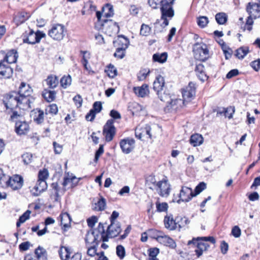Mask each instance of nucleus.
I'll return each instance as SVG.
<instances>
[{
	"label": "nucleus",
	"mask_w": 260,
	"mask_h": 260,
	"mask_svg": "<svg viewBox=\"0 0 260 260\" xmlns=\"http://www.w3.org/2000/svg\"><path fill=\"white\" fill-rule=\"evenodd\" d=\"M32 92V89L29 84L25 82H22L19 87L17 92L19 96H17V109L22 110L23 114L30 108V98L29 95Z\"/></svg>",
	"instance_id": "nucleus-1"
},
{
	"label": "nucleus",
	"mask_w": 260,
	"mask_h": 260,
	"mask_svg": "<svg viewBox=\"0 0 260 260\" xmlns=\"http://www.w3.org/2000/svg\"><path fill=\"white\" fill-rule=\"evenodd\" d=\"M67 32V28L61 24H55L52 26L48 31V35L53 40L57 41L62 40Z\"/></svg>",
	"instance_id": "nucleus-2"
},
{
	"label": "nucleus",
	"mask_w": 260,
	"mask_h": 260,
	"mask_svg": "<svg viewBox=\"0 0 260 260\" xmlns=\"http://www.w3.org/2000/svg\"><path fill=\"white\" fill-rule=\"evenodd\" d=\"M3 102L6 109H10L13 113L10 118L12 121H14L16 116V111H15L16 107V92L11 91L7 94L4 98Z\"/></svg>",
	"instance_id": "nucleus-3"
},
{
	"label": "nucleus",
	"mask_w": 260,
	"mask_h": 260,
	"mask_svg": "<svg viewBox=\"0 0 260 260\" xmlns=\"http://www.w3.org/2000/svg\"><path fill=\"white\" fill-rule=\"evenodd\" d=\"M104 22L100 24V29L109 36L116 35L119 31V27L117 23L111 19L104 20Z\"/></svg>",
	"instance_id": "nucleus-4"
},
{
	"label": "nucleus",
	"mask_w": 260,
	"mask_h": 260,
	"mask_svg": "<svg viewBox=\"0 0 260 260\" xmlns=\"http://www.w3.org/2000/svg\"><path fill=\"white\" fill-rule=\"evenodd\" d=\"M195 58L197 59L205 61L209 55L207 46L204 43H196L193 49Z\"/></svg>",
	"instance_id": "nucleus-5"
},
{
	"label": "nucleus",
	"mask_w": 260,
	"mask_h": 260,
	"mask_svg": "<svg viewBox=\"0 0 260 260\" xmlns=\"http://www.w3.org/2000/svg\"><path fill=\"white\" fill-rule=\"evenodd\" d=\"M46 35L42 31L38 30L35 32L30 30L27 35L23 36V41L30 44H35L39 43L42 38L45 37Z\"/></svg>",
	"instance_id": "nucleus-6"
},
{
	"label": "nucleus",
	"mask_w": 260,
	"mask_h": 260,
	"mask_svg": "<svg viewBox=\"0 0 260 260\" xmlns=\"http://www.w3.org/2000/svg\"><path fill=\"white\" fill-rule=\"evenodd\" d=\"M161 20L164 21V25H168L169 19L174 16V11L173 6L170 4H162L160 7Z\"/></svg>",
	"instance_id": "nucleus-7"
},
{
	"label": "nucleus",
	"mask_w": 260,
	"mask_h": 260,
	"mask_svg": "<svg viewBox=\"0 0 260 260\" xmlns=\"http://www.w3.org/2000/svg\"><path fill=\"white\" fill-rule=\"evenodd\" d=\"M196 89L195 84L192 82H189L188 86L182 89L183 104H185V102H189L194 98Z\"/></svg>",
	"instance_id": "nucleus-8"
},
{
	"label": "nucleus",
	"mask_w": 260,
	"mask_h": 260,
	"mask_svg": "<svg viewBox=\"0 0 260 260\" xmlns=\"http://www.w3.org/2000/svg\"><path fill=\"white\" fill-rule=\"evenodd\" d=\"M114 120H108L103 128V134L105 137L106 141L110 142L113 139L116 133V128L114 126Z\"/></svg>",
	"instance_id": "nucleus-9"
},
{
	"label": "nucleus",
	"mask_w": 260,
	"mask_h": 260,
	"mask_svg": "<svg viewBox=\"0 0 260 260\" xmlns=\"http://www.w3.org/2000/svg\"><path fill=\"white\" fill-rule=\"evenodd\" d=\"M156 190L162 197H168L170 192V185L167 180L160 181L156 183Z\"/></svg>",
	"instance_id": "nucleus-10"
},
{
	"label": "nucleus",
	"mask_w": 260,
	"mask_h": 260,
	"mask_svg": "<svg viewBox=\"0 0 260 260\" xmlns=\"http://www.w3.org/2000/svg\"><path fill=\"white\" fill-rule=\"evenodd\" d=\"M193 197H194V193L192 192V190L191 188L183 186L179 194V199L176 200V202L178 203H179L180 201L187 202Z\"/></svg>",
	"instance_id": "nucleus-11"
},
{
	"label": "nucleus",
	"mask_w": 260,
	"mask_h": 260,
	"mask_svg": "<svg viewBox=\"0 0 260 260\" xmlns=\"http://www.w3.org/2000/svg\"><path fill=\"white\" fill-rule=\"evenodd\" d=\"M16 180L12 177L7 176L4 174L3 170L0 169V185L2 187H11L14 190L16 189V186L15 185Z\"/></svg>",
	"instance_id": "nucleus-12"
},
{
	"label": "nucleus",
	"mask_w": 260,
	"mask_h": 260,
	"mask_svg": "<svg viewBox=\"0 0 260 260\" xmlns=\"http://www.w3.org/2000/svg\"><path fill=\"white\" fill-rule=\"evenodd\" d=\"M135 141L132 138H126L120 141V146L122 152L125 154L129 153L134 149Z\"/></svg>",
	"instance_id": "nucleus-13"
},
{
	"label": "nucleus",
	"mask_w": 260,
	"mask_h": 260,
	"mask_svg": "<svg viewBox=\"0 0 260 260\" xmlns=\"http://www.w3.org/2000/svg\"><path fill=\"white\" fill-rule=\"evenodd\" d=\"M20 114L17 113V117L22 116L25 114H22V111L20 110ZM17 113H18L17 112ZM29 130V126L28 124L24 120L21 121L20 119H17V134L18 135H25Z\"/></svg>",
	"instance_id": "nucleus-14"
},
{
	"label": "nucleus",
	"mask_w": 260,
	"mask_h": 260,
	"mask_svg": "<svg viewBox=\"0 0 260 260\" xmlns=\"http://www.w3.org/2000/svg\"><path fill=\"white\" fill-rule=\"evenodd\" d=\"M121 231V226L118 222H112L107 229L108 238H114L116 237Z\"/></svg>",
	"instance_id": "nucleus-15"
},
{
	"label": "nucleus",
	"mask_w": 260,
	"mask_h": 260,
	"mask_svg": "<svg viewBox=\"0 0 260 260\" xmlns=\"http://www.w3.org/2000/svg\"><path fill=\"white\" fill-rule=\"evenodd\" d=\"M12 74V69L5 63V60H0V78H9Z\"/></svg>",
	"instance_id": "nucleus-16"
},
{
	"label": "nucleus",
	"mask_w": 260,
	"mask_h": 260,
	"mask_svg": "<svg viewBox=\"0 0 260 260\" xmlns=\"http://www.w3.org/2000/svg\"><path fill=\"white\" fill-rule=\"evenodd\" d=\"M151 127L149 125L146 124L145 126L139 125L135 129L136 137L139 139H141L145 135H148L149 138H151V134L150 133Z\"/></svg>",
	"instance_id": "nucleus-17"
},
{
	"label": "nucleus",
	"mask_w": 260,
	"mask_h": 260,
	"mask_svg": "<svg viewBox=\"0 0 260 260\" xmlns=\"http://www.w3.org/2000/svg\"><path fill=\"white\" fill-rule=\"evenodd\" d=\"M247 11L250 17L254 19L260 17V5L257 3H249L247 6Z\"/></svg>",
	"instance_id": "nucleus-18"
},
{
	"label": "nucleus",
	"mask_w": 260,
	"mask_h": 260,
	"mask_svg": "<svg viewBox=\"0 0 260 260\" xmlns=\"http://www.w3.org/2000/svg\"><path fill=\"white\" fill-rule=\"evenodd\" d=\"M47 184L46 181H37L36 185L31 190L32 194L34 196H39L42 192L46 190Z\"/></svg>",
	"instance_id": "nucleus-19"
},
{
	"label": "nucleus",
	"mask_w": 260,
	"mask_h": 260,
	"mask_svg": "<svg viewBox=\"0 0 260 260\" xmlns=\"http://www.w3.org/2000/svg\"><path fill=\"white\" fill-rule=\"evenodd\" d=\"M30 116L38 124L42 123L44 121V113L43 111L36 109L31 111Z\"/></svg>",
	"instance_id": "nucleus-20"
},
{
	"label": "nucleus",
	"mask_w": 260,
	"mask_h": 260,
	"mask_svg": "<svg viewBox=\"0 0 260 260\" xmlns=\"http://www.w3.org/2000/svg\"><path fill=\"white\" fill-rule=\"evenodd\" d=\"M133 90L139 97L144 98L149 94V90L147 84H144L141 86L134 87Z\"/></svg>",
	"instance_id": "nucleus-21"
},
{
	"label": "nucleus",
	"mask_w": 260,
	"mask_h": 260,
	"mask_svg": "<svg viewBox=\"0 0 260 260\" xmlns=\"http://www.w3.org/2000/svg\"><path fill=\"white\" fill-rule=\"evenodd\" d=\"M85 241L88 244L97 245L100 240L99 235L96 231H92L88 232L86 235Z\"/></svg>",
	"instance_id": "nucleus-22"
},
{
	"label": "nucleus",
	"mask_w": 260,
	"mask_h": 260,
	"mask_svg": "<svg viewBox=\"0 0 260 260\" xmlns=\"http://www.w3.org/2000/svg\"><path fill=\"white\" fill-rule=\"evenodd\" d=\"M158 242L164 245L172 248H175L176 247V243L174 240L169 236L164 235L163 233L161 236H159L158 238Z\"/></svg>",
	"instance_id": "nucleus-23"
},
{
	"label": "nucleus",
	"mask_w": 260,
	"mask_h": 260,
	"mask_svg": "<svg viewBox=\"0 0 260 260\" xmlns=\"http://www.w3.org/2000/svg\"><path fill=\"white\" fill-rule=\"evenodd\" d=\"M165 80L161 76H158L153 82V89L157 93L163 90Z\"/></svg>",
	"instance_id": "nucleus-24"
},
{
	"label": "nucleus",
	"mask_w": 260,
	"mask_h": 260,
	"mask_svg": "<svg viewBox=\"0 0 260 260\" xmlns=\"http://www.w3.org/2000/svg\"><path fill=\"white\" fill-rule=\"evenodd\" d=\"M115 46L117 47V48H121V49L125 50L129 43L128 40L123 36L119 37L116 41L113 42Z\"/></svg>",
	"instance_id": "nucleus-25"
},
{
	"label": "nucleus",
	"mask_w": 260,
	"mask_h": 260,
	"mask_svg": "<svg viewBox=\"0 0 260 260\" xmlns=\"http://www.w3.org/2000/svg\"><path fill=\"white\" fill-rule=\"evenodd\" d=\"M167 104L168 105L166 108V110H176L179 108V106H181V104H183V101L181 99H176L173 100L171 99L170 102L167 103Z\"/></svg>",
	"instance_id": "nucleus-26"
},
{
	"label": "nucleus",
	"mask_w": 260,
	"mask_h": 260,
	"mask_svg": "<svg viewBox=\"0 0 260 260\" xmlns=\"http://www.w3.org/2000/svg\"><path fill=\"white\" fill-rule=\"evenodd\" d=\"M164 224L165 228L170 230H174L176 228V223L171 215L165 217Z\"/></svg>",
	"instance_id": "nucleus-27"
},
{
	"label": "nucleus",
	"mask_w": 260,
	"mask_h": 260,
	"mask_svg": "<svg viewBox=\"0 0 260 260\" xmlns=\"http://www.w3.org/2000/svg\"><path fill=\"white\" fill-rule=\"evenodd\" d=\"M204 66L202 63L197 64L195 71L199 78L202 81L207 79V75L204 72Z\"/></svg>",
	"instance_id": "nucleus-28"
},
{
	"label": "nucleus",
	"mask_w": 260,
	"mask_h": 260,
	"mask_svg": "<svg viewBox=\"0 0 260 260\" xmlns=\"http://www.w3.org/2000/svg\"><path fill=\"white\" fill-rule=\"evenodd\" d=\"M72 252L73 251L71 248L66 246H61L59 251V255L62 260L69 259Z\"/></svg>",
	"instance_id": "nucleus-29"
},
{
	"label": "nucleus",
	"mask_w": 260,
	"mask_h": 260,
	"mask_svg": "<svg viewBox=\"0 0 260 260\" xmlns=\"http://www.w3.org/2000/svg\"><path fill=\"white\" fill-rule=\"evenodd\" d=\"M45 81L48 87L51 89L56 88L58 84V79L55 75L48 76Z\"/></svg>",
	"instance_id": "nucleus-30"
},
{
	"label": "nucleus",
	"mask_w": 260,
	"mask_h": 260,
	"mask_svg": "<svg viewBox=\"0 0 260 260\" xmlns=\"http://www.w3.org/2000/svg\"><path fill=\"white\" fill-rule=\"evenodd\" d=\"M56 93L54 90L47 89H44L42 92L43 96L48 102H51L54 101L56 97Z\"/></svg>",
	"instance_id": "nucleus-31"
},
{
	"label": "nucleus",
	"mask_w": 260,
	"mask_h": 260,
	"mask_svg": "<svg viewBox=\"0 0 260 260\" xmlns=\"http://www.w3.org/2000/svg\"><path fill=\"white\" fill-rule=\"evenodd\" d=\"M35 255L38 260H47V254L46 250L43 247L39 246L35 250Z\"/></svg>",
	"instance_id": "nucleus-32"
},
{
	"label": "nucleus",
	"mask_w": 260,
	"mask_h": 260,
	"mask_svg": "<svg viewBox=\"0 0 260 260\" xmlns=\"http://www.w3.org/2000/svg\"><path fill=\"white\" fill-rule=\"evenodd\" d=\"M93 231H96V233L99 235L100 240H102L103 241H108L107 234H105L104 226L102 223H100L97 229L94 230Z\"/></svg>",
	"instance_id": "nucleus-33"
},
{
	"label": "nucleus",
	"mask_w": 260,
	"mask_h": 260,
	"mask_svg": "<svg viewBox=\"0 0 260 260\" xmlns=\"http://www.w3.org/2000/svg\"><path fill=\"white\" fill-rule=\"evenodd\" d=\"M203 142V138L201 135L194 134L192 135L190 139V143L193 146H197L202 144Z\"/></svg>",
	"instance_id": "nucleus-34"
},
{
	"label": "nucleus",
	"mask_w": 260,
	"mask_h": 260,
	"mask_svg": "<svg viewBox=\"0 0 260 260\" xmlns=\"http://www.w3.org/2000/svg\"><path fill=\"white\" fill-rule=\"evenodd\" d=\"M60 222L61 224L63 225L64 227H69L71 221V217L70 215L67 213H63L60 215Z\"/></svg>",
	"instance_id": "nucleus-35"
},
{
	"label": "nucleus",
	"mask_w": 260,
	"mask_h": 260,
	"mask_svg": "<svg viewBox=\"0 0 260 260\" xmlns=\"http://www.w3.org/2000/svg\"><path fill=\"white\" fill-rule=\"evenodd\" d=\"M102 13L104 17L109 18L113 16L114 15L113 7L110 5L107 4L105 7L103 8Z\"/></svg>",
	"instance_id": "nucleus-36"
},
{
	"label": "nucleus",
	"mask_w": 260,
	"mask_h": 260,
	"mask_svg": "<svg viewBox=\"0 0 260 260\" xmlns=\"http://www.w3.org/2000/svg\"><path fill=\"white\" fill-rule=\"evenodd\" d=\"M51 187L55 191V193L56 197V201L57 200V198L60 196L64 194L66 191V188H64L63 186L61 188L59 187L57 183H53L51 184Z\"/></svg>",
	"instance_id": "nucleus-37"
},
{
	"label": "nucleus",
	"mask_w": 260,
	"mask_h": 260,
	"mask_svg": "<svg viewBox=\"0 0 260 260\" xmlns=\"http://www.w3.org/2000/svg\"><path fill=\"white\" fill-rule=\"evenodd\" d=\"M249 51V48L247 47H241L236 50L235 55L239 59H243Z\"/></svg>",
	"instance_id": "nucleus-38"
},
{
	"label": "nucleus",
	"mask_w": 260,
	"mask_h": 260,
	"mask_svg": "<svg viewBox=\"0 0 260 260\" xmlns=\"http://www.w3.org/2000/svg\"><path fill=\"white\" fill-rule=\"evenodd\" d=\"M218 113L220 114L224 113L225 117H228L229 119L233 117V115L235 113V107L230 106L227 108H222V110L219 111Z\"/></svg>",
	"instance_id": "nucleus-39"
},
{
	"label": "nucleus",
	"mask_w": 260,
	"mask_h": 260,
	"mask_svg": "<svg viewBox=\"0 0 260 260\" xmlns=\"http://www.w3.org/2000/svg\"><path fill=\"white\" fill-rule=\"evenodd\" d=\"M167 57V53L166 52L161 54L156 53L153 55V60L159 63H164L166 61Z\"/></svg>",
	"instance_id": "nucleus-40"
},
{
	"label": "nucleus",
	"mask_w": 260,
	"mask_h": 260,
	"mask_svg": "<svg viewBox=\"0 0 260 260\" xmlns=\"http://www.w3.org/2000/svg\"><path fill=\"white\" fill-rule=\"evenodd\" d=\"M3 60H5V63L7 64L15 63L16 62V51L15 53L9 52L5 56Z\"/></svg>",
	"instance_id": "nucleus-41"
},
{
	"label": "nucleus",
	"mask_w": 260,
	"mask_h": 260,
	"mask_svg": "<svg viewBox=\"0 0 260 260\" xmlns=\"http://www.w3.org/2000/svg\"><path fill=\"white\" fill-rule=\"evenodd\" d=\"M60 85L64 88H67L71 84L72 79L70 75L64 76L60 79Z\"/></svg>",
	"instance_id": "nucleus-42"
},
{
	"label": "nucleus",
	"mask_w": 260,
	"mask_h": 260,
	"mask_svg": "<svg viewBox=\"0 0 260 260\" xmlns=\"http://www.w3.org/2000/svg\"><path fill=\"white\" fill-rule=\"evenodd\" d=\"M72 179L71 178V174L69 173L66 174L63 178V181L62 183V185L63 186L64 188H66V190L70 188H72V187L70 186V184L72 183L71 180Z\"/></svg>",
	"instance_id": "nucleus-43"
},
{
	"label": "nucleus",
	"mask_w": 260,
	"mask_h": 260,
	"mask_svg": "<svg viewBox=\"0 0 260 260\" xmlns=\"http://www.w3.org/2000/svg\"><path fill=\"white\" fill-rule=\"evenodd\" d=\"M215 19L218 24H223L226 22L228 18L224 13H219L216 15Z\"/></svg>",
	"instance_id": "nucleus-44"
},
{
	"label": "nucleus",
	"mask_w": 260,
	"mask_h": 260,
	"mask_svg": "<svg viewBox=\"0 0 260 260\" xmlns=\"http://www.w3.org/2000/svg\"><path fill=\"white\" fill-rule=\"evenodd\" d=\"M148 235L151 238L155 239L158 241V238L162 233L155 229H150L147 231Z\"/></svg>",
	"instance_id": "nucleus-45"
},
{
	"label": "nucleus",
	"mask_w": 260,
	"mask_h": 260,
	"mask_svg": "<svg viewBox=\"0 0 260 260\" xmlns=\"http://www.w3.org/2000/svg\"><path fill=\"white\" fill-rule=\"evenodd\" d=\"M158 98L162 102L166 103H169L171 100V97L169 94L166 93L164 90L157 93Z\"/></svg>",
	"instance_id": "nucleus-46"
},
{
	"label": "nucleus",
	"mask_w": 260,
	"mask_h": 260,
	"mask_svg": "<svg viewBox=\"0 0 260 260\" xmlns=\"http://www.w3.org/2000/svg\"><path fill=\"white\" fill-rule=\"evenodd\" d=\"M192 243L194 244L197 243V248L203 251H206L209 247V245L206 243H203L202 242H197L196 241H194V240L189 241L188 242V245H190Z\"/></svg>",
	"instance_id": "nucleus-47"
},
{
	"label": "nucleus",
	"mask_w": 260,
	"mask_h": 260,
	"mask_svg": "<svg viewBox=\"0 0 260 260\" xmlns=\"http://www.w3.org/2000/svg\"><path fill=\"white\" fill-rule=\"evenodd\" d=\"M30 213L31 211L28 210L19 217V221H17V228L19 227L21 223L25 222L26 220L29 219Z\"/></svg>",
	"instance_id": "nucleus-48"
},
{
	"label": "nucleus",
	"mask_w": 260,
	"mask_h": 260,
	"mask_svg": "<svg viewBox=\"0 0 260 260\" xmlns=\"http://www.w3.org/2000/svg\"><path fill=\"white\" fill-rule=\"evenodd\" d=\"M151 28L145 24H142L140 29V35L143 36H148L150 34Z\"/></svg>",
	"instance_id": "nucleus-49"
},
{
	"label": "nucleus",
	"mask_w": 260,
	"mask_h": 260,
	"mask_svg": "<svg viewBox=\"0 0 260 260\" xmlns=\"http://www.w3.org/2000/svg\"><path fill=\"white\" fill-rule=\"evenodd\" d=\"M154 30L155 32L158 33L163 31L164 28L167 25H164V21L162 23H160V20L157 19L154 23Z\"/></svg>",
	"instance_id": "nucleus-50"
},
{
	"label": "nucleus",
	"mask_w": 260,
	"mask_h": 260,
	"mask_svg": "<svg viewBox=\"0 0 260 260\" xmlns=\"http://www.w3.org/2000/svg\"><path fill=\"white\" fill-rule=\"evenodd\" d=\"M209 23V20L206 16H200L198 18V25L201 28H204L207 26Z\"/></svg>",
	"instance_id": "nucleus-51"
},
{
	"label": "nucleus",
	"mask_w": 260,
	"mask_h": 260,
	"mask_svg": "<svg viewBox=\"0 0 260 260\" xmlns=\"http://www.w3.org/2000/svg\"><path fill=\"white\" fill-rule=\"evenodd\" d=\"M159 252V249L156 247L151 248L148 250V258L157 259L156 256Z\"/></svg>",
	"instance_id": "nucleus-52"
},
{
	"label": "nucleus",
	"mask_w": 260,
	"mask_h": 260,
	"mask_svg": "<svg viewBox=\"0 0 260 260\" xmlns=\"http://www.w3.org/2000/svg\"><path fill=\"white\" fill-rule=\"evenodd\" d=\"M49 177V173L47 169H43V170H40L38 174V180L40 181H46V180Z\"/></svg>",
	"instance_id": "nucleus-53"
},
{
	"label": "nucleus",
	"mask_w": 260,
	"mask_h": 260,
	"mask_svg": "<svg viewBox=\"0 0 260 260\" xmlns=\"http://www.w3.org/2000/svg\"><path fill=\"white\" fill-rule=\"evenodd\" d=\"M149 72V70L147 69L141 70L137 75L138 79L139 81H143L146 79Z\"/></svg>",
	"instance_id": "nucleus-54"
},
{
	"label": "nucleus",
	"mask_w": 260,
	"mask_h": 260,
	"mask_svg": "<svg viewBox=\"0 0 260 260\" xmlns=\"http://www.w3.org/2000/svg\"><path fill=\"white\" fill-rule=\"evenodd\" d=\"M106 205V200L102 198L95 204V208L98 210L103 211L105 209Z\"/></svg>",
	"instance_id": "nucleus-55"
},
{
	"label": "nucleus",
	"mask_w": 260,
	"mask_h": 260,
	"mask_svg": "<svg viewBox=\"0 0 260 260\" xmlns=\"http://www.w3.org/2000/svg\"><path fill=\"white\" fill-rule=\"evenodd\" d=\"M206 188V184L204 182H200L196 187L195 188V192L194 193V197L199 194L200 192H201L203 190L205 189Z\"/></svg>",
	"instance_id": "nucleus-56"
},
{
	"label": "nucleus",
	"mask_w": 260,
	"mask_h": 260,
	"mask_svg": "<svg viewBox=\"0 0 260 260\" xmlns=\"http://www.w3.org/2000/svg\"><path fill=\"white\" fill-rule=\"evenodd\" d=\"M116 254L120 259L124 258L125 255V249L123 246L119 245L117 246Z\"/></svg>",
	"instance_id": "nucleus-57"
},
{
	"label": "nucleus",
	"mask_w": 260,
	"mask_h": 260,
	"mask_svg": "<svg viewBox=\"0 0 260 260\" xmlns=\"http://www.w3.org/2000/svg\"><path fill=\"white\" fill-rule=\"evenodd\" d=\"M156 206L157 211L158 212H164L167 210L168 205L166 203H160L158 202L156 203Z\"/></svg>",
	"instance_id": "nucleus-58"
},
{
	"label": "nucleus",
	"mask_w": 260,
	"mask_h": 260,
	"mask_svg": "<svg viewBox=\"0 0 260 260\" xmlns=\"http://www.w3.org/2000/svg\"><path fill=\"white\" fill-rule=\"evenodd\" d=\"M46 112L52 114H56L58 112V107L56 104L50 105L46 110Z\"/></svg>",
	"instance_id": "nucleus-59"
},
{
	"label": "nucleus",
	"mask_w": 260,
	"mask_h": 260,
	"mask_svg": "<svg viewBox=\"0 0 260 260\" xmlns=\"http://www.w3.org/2000/svg\"><path fill=\"white\" fill-rule=\"evenodd\" d=\"M162 0H149L148 3L150 7L153 9H156L158 6L161 4H162Z\"/></svg>",
	"instance_id": "nucleus-60"
},
{
	"label": "nucleus",
	"mask_w": 260,
	"mask_h": 260,
	"mask_svg": "<svg viewBox=\"0 0 260 260\" xmlns=\"http://www.w3.org/2000/svg\"><path fill=\"white\" fill-rule=\"evenodd\" d=\"M232 235L235 238H239L241 234V231L237 225L234 226L232 230Z\"/></svg>",
	"instance_id": "nucleus-61"
},
{
	"label": "nucleus",
	"mask_w": 260,
	"mask_h": 260,
	"mask_svg": "<svg viewBox=\"0 0 260 260\" xmlns=\"http://www.w3.org/2000/svg\"><path fill=\"white\" fill-rule=\"evenodd\" d=\"M32 155L29 153H26L22 155L23 161L25 164H28L31 162L32 159Z\"/></svg>",
	"instance_id": "nucleus-62"
},
{
	"label": "nucleus",
	"mask_w": 260,
	"mask_h": 260,
	"mask_svg": "<svg viewBox=\"0 0 260 260\" xmlns=\"http://www.w3.org/2000/svg\"><path fill=\"white\" fill-rule=\"evenodd\" d=\"M106 72L108 76L111 78H114L117 75V70L113 66L109 67Z\"/></svg>",
	"instance_id": "nucleus-63"
},
{
	"label": "nucleus",
	"mask_w": 260,
	"mask_h": 260,
	"mask_svg": "<svg viewBox=\"0 0 260 260\" xmlns=\"http://www.w3.org/2000/svg\"><path fill=\"white\" fill-rule=\"evenodd\" d=\"M250 66L255 71H258L260 69V59H258L252 61Z\"/></svg>",
	"instance_id": "nucleus-64"
}]
</instances>
